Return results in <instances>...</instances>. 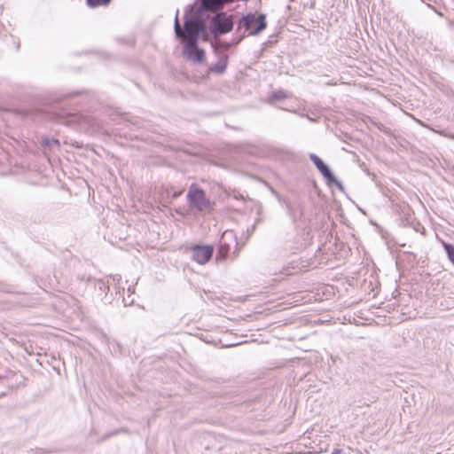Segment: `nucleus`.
I'll list each match as a JSON object with an SVG mask.
<instances>
[{"mask_svg":"<svg viewBox=\"0 0 454 454\" xmlns=\"http://www.w3.org/2000/svg\"><path fill=\"white\" fill-rule=\"evenodd\" d=\"M309 158L328 183H333L340 189H342L341 183L334 176V175L329 169L328 166L325 164L317 155L311 153Z\"/></svg>","mask_w":454,"mask_h":454,"instance_id":"6e6552de","label":"nucleus"},{"mask_svg":"<svg viewBox=\"0 0 454 454\" xmlns=\"http://www.w3.org/2000/svg\"><path fill=\"white\" fill-rule=\"evenodd\" d=\"M111 286L114 287V289L116 292V294H118L120 296H121V288L122 289V292H124V288L121 287V286H107V285H105V286H100L99 289H100V291H102L104 293H106V292L110 291V287Z\"/></svg>","mask_w":454,"mask_h":454,"instance_id":"2eb2a0df","label":"nucleus"},{"mask_svg":"<svg viewBox=\"0 0 454 454\" xmlns=\"http://www.w3.org/2000/svg\"><path fill=\"white\" fill-rule=\"evenodd\" d=\"M128 295L127 297H122V302L124 306H130L134 303L135 300L132 296V294L135 293V286H129L127 289Z\"/></svg>","mask_w":454,"mask_h":454,"instance_id":"9b49d317","label":"nucleus"},{"mask_svg":"<svg viewBox=\"0 0 454 454\" xmlns=\"http://www.w3.org/2000/svg\"><path fill=\"white\" fill-rule=\"evenodd\" d=\"M286 97H287V95L286 94L285 91L278 90V91H276V92L271 94V96L270 98V100L271 102H274L276 100H280V99L286 98Z\"/></svg>","mask_w":454,"mask_h":454,"instance_id":"dca6fc26","label":"nucleus"},{"mask_svg":"<svg viewBox=\"0 0 454 454\" xmlns=\"http://www.w3.org/2000/svg\"><path fill=\"white\" fill-rule=\"evenodd\" d=\"M452 138H454V136H451Z\"/></svg>","mask_w":454,"mask_h":454,"instance_id":"b1692460","label":"nucleus"},{"mask_svg":"<svg viewBox=\"0 0 454 454\" xmlns=\"http://www.w3.org/2000/svg\"><path fill=\"white\" fill-rule=\"evenodd\" d=\"M233 27V22L231 16L225 12H220L215 15L210 23V32L217 37L220 35L230 32Z\"/></svg>","mask_w":454,"mask_h":454,"instance_id":"20e7f679","label":"nucleus"},{"mask_svg":"<svg viewBox=\"0 0 454 454\" xmlns=\"http://www.w3.org/2000/svg\"><path fill=\"white\" fill-rule=\"evenodd\" d=\"M446 254L448 255L449 260L454 265V246L450 244L443 245Z\"/></svg>","mask_w":454,"mask_h":454,"instance_id":"ddd939ff","label":"nucleus"},{"mask_svg":"<svg viewBox=\"0 0 454 454\" xmlns=\"http://www.w3.org/2000/svg\"><path fill=\"white\" fill-rule=\"evenodd\" d=\"M197 44L198 43H184L183 54L190 61L201 63L205 59V51Z\"/></svg>","mask_w":454,"mask_h":454,"instance_id":"1a4fd4ad","label":"nucleus"},{"mask_svg":"<svg viewBox=\"0 0 454 454\" xmlns=\"http://www.w3.org/2000/svg\"><path fill=\"white\" fill-rule=\"evenodd\" d=\"M228 65V56L222 55L215 65L210 67V70L214 73L223 74L226 70Z\"/></svg>","mask_w":454,"mask_h":454,"instance_id":"9d476101","label":"nucleus"},{"mask_svg":"<svg viewBox=\"0 0 454 454\" xmlns=\"http://www.w3.org/2000/svg\"><path fill=\"white\" fill-rule=\"evenodd\" d=\"M112 280L114 282H120L121 280V277L119 276V275H115V276L113 277Z\"/></svg>","mask_w":454,"mask_h":454,"instance_id":"a211bd4d","label":"nucleus"},{"mask_svg":"<svg viewBox=\"0 0 454 454\" xmlns=\"http://www.w3.org/2000/svg\"><path fill=\"white\" fill-rule=\"evenodd\" d=\"M44 143L47 144V145H50V141L47 140V139L44 140Z\"/></svg>","mask_w":454,"mask_h":454,"instance_id":"4be33fe9","label":"nucleus"},{"mask_svg":"<svg viewBox=\"0 0 454 454\" xmlns=\"http://www.w3.org/2000/svg\"><path fill=\"white\" fill-rule=\"evenodd\" d=\"M241 27H244L250 35H258L266 27L265 15L247 14L239 20V28Z\"/></svg>","mask_w":454,"mask_h":454,"instance_id":"7ed1b4c3","label":"nucleus"},{"mask_svg":"<svg viewBox=\"0 0 454 454\" xmlns=\"http://www.w3.org/2000/svg\"><path fill=\"white\" fill-rule=\"evenodd\" d=\"M192 8L193 7L187 6L184 10V21L183 28L181 27L178 18L179 10L177 9L176 11L174 30L176 36L179 38L184 44L198 43L200 35L206 29L203 15L199 14Z\"/></svg>","mask_w":454,"mask_h":454,"instance_id":"f257e3e1","label":"nucleus"},{"mask_svg":"<svg viewBox=\"0 0 454 454\" xmlns=\"http://www.w3.org/2000/svg\"><path fill=\"white\" fill-rule=\"evenodd\" d=\"M187 200L192 208L198 211H206L210 209L211 203L206 193L197 184H192L187 193Z\"/></svg>","mask_w":454,"mask_h":454,"instance_id":"f03ea898","label":"nucleus"},{"mask_svg":"<svg viewBox=\"0 0 454 454\" xmlns=\"http://www.w3.org/2000/svg\"><path fill=\"white\" fill-rule=\"evenodd\" d=\"M245 36V35H242L240 37L235 39L234 41H232L231 43H225V42H218L217 44L220 46V47H223V49L225 50H228L231 46L234 45V44H237L239 43L242 38Z\"/></svg>","mask_w":454,"mask_h":454,"instance_id":"4468645a","label":"nucleus"},{"mask_svg":"<svg viewBox=\"0 0 454 454\" xmlns=\"http://www.w3.org/2000/svg\"><path fill=\"white\" fill-rule=\"evenodd\" d=\"M181 193H182V192H175L173 193V197H174V198H176V197L180 196V195H181Z\"/></svg>","mask_w":454,"mask_h":454,"instance_id":"aec40b11","label":"nucleus"},{"mask_svg":"<svg viewBox=\"0 0 454 454\" xmlns=\"http://www.w3.org/2000/svg\"><path fill=\"white\" fill-rule=\"evenodd\" d=\"M51 142H52L53 144H55V145H58V141H57V140H52Z\"/></svg>","mask_w":454,"mask_h":454,"instance_id":"5701e85b","label":"nucleus"},{"mask_svg":"<svg viewBox=\"0 0 454 454\" xmlns=\"http://www.w3.org/2000/svg\"><path fill=\"white\" fill-rule=\"evenodd\" d=\"M394 298H395L397 296V294H399L397 289L395 288V291L392 293Z\"/></svg>","mask_w":454,"mask_h":454,"instance_id":"412c9836","label":"nucleus"},{"mask_svg":"<svg viewBox=\"0 0 454 454\" xmlns=\"http://www.w3.org/2000/svg\"><path fill=\"white\" fill-rule=\"evenodd\" d=\"M237 245L235 233L231 230L225 231L220 239L219 250L216 259L224 260L232 246Z\"/></svg>","mask_w":454,"mask_h":454,"instance_id":"423d86ee","label":"nucleus"},{"mask_svg":"<svg viewBox=\"0 0 454 454\" xmlns=\"http://www.w3.org/2000/svg\"><path fill=\"white\" fill-rule=\"evenodd\" d=\"M332 454H342L341 450L334 449L332 452Z\"/></svg>","mask_w":454,"mask_h":454,"instance_id":"6ab92c4d","label":"nucleus"},{"mask_svg":"<svg viewBox=\"0 0 454 454\" xmlns=\"http://www.w3.org/2000/svg\"><path fill=\"white\" fill-rule=\"evenodd\" d=\"M213 252L212 246L196 245L191 247V257L197 263L203 265L210 260Z\"/></svg>","mask_w":454,"mask_h":454,"instance_id":"0eeeda50","label":"nucleus"},{"mask_svg":"<svg viewBox=\"0 0 454 454\" xmlns=\"http://www.w3.org/2000/svg\"><path fill=\"white\" fill-rule=\"evenodd\" d=\"M291 274V270L289 268L284 269L278 274H274L276 277L273 278L274 282H281L285 280V276H288Z\"/></svg>","mask_w":454,"mask_h":454,"instance_id":"f8f14e48","label":"nucleus"},{"mask_svg":"<svg viewBox=\"0 0 454 454\" xmlns=\"http://www.w3.org/2000/svg\"><path fill=\"white\" fill-rule=\"evenodd\" d=\"M111 0H87V3L90 7H97L100 5H106Z\"/></svg>","mask_w":454,"mask_h":454,"instance_id":"f3484780","label":"nucleus"},{"mask_svg":"<svg viewBox=\"0 0 454 454\" xmlns=\"http://www.w3.org/2000/svg\"><path fill=\"white\" fill-rule=\"evenodd\" d=\"M228 2H230V0H196L192 4L188 6L193 7L192 9L195 12L204 16L205 12L217 11L223 8V4Z\"/></svg>","mask_w":454,"mask_h":454,"instance_id":"39448f33","label":"nucleus"}]
</instances>
